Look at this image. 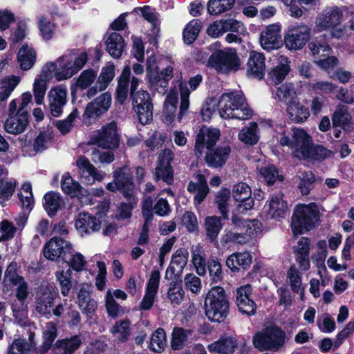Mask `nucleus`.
<instances>
[{
  "label": "nucleus",
  "instance_id": "34",
  "mask_svg": "<svg viewBox=\"0 0 354 354\" xmlns=\"http://www.w3.org/2000/svg\"><path fill=\"white\" fill-rule=\"evenodd\" d=\"M77 305L83 314L91 317L95 313L97 308V301L91 298V292L85 287H82L77 295Z\"/></svg>",
  "mask_w": 354,
  "mask_h": 354
},
{
  "label": "nucleus",
  "instance_id": "57",
  "mask_svg": "<svg viewBox=\"0 0 354 354\" xmlns=\"http://www.w3.org/2000/svg\"><path fill=\"white\" fill-rule=\"evenodd\" d=\"M258 126L256 123H250L248 127L243 128L239 133V139L247 145H255L259 140L257 134Z\"/></svg>",
  "mask_w": 354,
  "mask_h": 354
},
{
  "label": "nucleus",
  "instance_id": "14",
  "mask_svg": "<svg viewBox=\"0 0 354 354\" xmlns=\"http://www.w3.org/2000/svg\"><path fill=\"white\" fill-rule=\"evenodd\" d=\"M174 158V154L171 149H166L161 151L158 157L153 176L156 181L162 180L167 185L174 182V170L171 162Z\"/></svg>",
  "mask_w": 354,
  "mask_h": 354
},
{
  "label": "nucleus",
  "instance_id": "45",
  "mask_svg": "<svg viewBox=\"0 0 354 354\" xmlns=\"http://www.w3.org/2000/svg\"><path fill=\"white\" fill-rule=\"evenodd\" d=\"M192 261L197 274L204 276L206 274V260L204 250L201 245L192 248Z\"/></svg>",
  "mask_w": 354,
  "mask_h": 354
},
{
  "label": "nucleus",
  "instance_id": "31",
  "mask_svg": "<svg viewBox=\"0 0 354 354\" xmlns=\"http://www.w3.org/2000/svg\"><path fill=\"white\" fill-rule=\"evenodd\" d=\"M187 191L189 192L196 191L194 196V204L196 205L201 204L209 193V188L205 176L201 174H196L195 176V182L190 181L189 183Z\"/></svg>",
  "mask_w": 354,
  "mask_h": 354
},
{
  "label": "nucleus",
  "instance_id": "4",
  "mask_svg": "<svg viewBox=\"0 0 354 354\" xmlns=\"http://www.w3.org/2000/svg\"><path fill=\"white\" fill-rule=\"evenodd\" d=\"M320 213L315 203L300 204L295 208L291 221L294 235L301 234L304 230H310L319 223Z\"/></svg>",
  "mask_w": 354,
  "mask_h": 354
},
{
  "label": "nucleus",
  "instance_id": "62",
  "mask_svg": "<svg viewBox=\"0 0 354 354\" xmlns=\"http://www.w3.org/2000/svg\"><path fill=\"white\" fill-rule=\"evenodd\" d=\"M18 197L23 208L31 209L34 205L32 187L30 183H25L19 190Z\"/></svg>",
  "mask_w": 354,
  "mask_h": 354
},
{
  "label": "nucleus",
  "instance_id": "18",
  "mask_svg": "<svg viewBox=\"0 0 354 354\" xmlns=\"http://www.w3.org/2000/svg\"><path fill=\"white\" fill-rule=\"evenodd\" d=\"M281 26L279 24L268 25L260 34L259 43L263 49L267 51L277 50L282 46Z\"/></svg>",
  "mask_w": 354,
  "mask_h": 354
},
{
  "label": "nucleus",
  "instance_id": "44",
  "mask_svg": "<svg viewBox=\"0 0 354 354\" xmlns=\"http://www.w3.org/2000/svg\"><path fill=\"white\" fill-rule=\"evenodd\" d=\"M287 113L289 118L297 123L304 122L310 115L308 109L299 103L297 99L288 105Z\"/></svg>",
  "mask_w": 354,
  "mask_h": 354
},
{
  "label": "nucleus",
  "instance_id": "36",
  "mask_svg": "<svg viewBox=\"0 0 354 354\" xmlns=\"http://www.w3.org/2000/svg\"><path fill=\"white\" fill-rule=\"evenodd\" d=\"M230 153L231 148L228 145L221 146L213 151H209L205 160L209 167H220L225 163Z\"/></svg>",
  "mask_w": 354,
  "mask_h": 354
},
{
  "label": "nucleus",
  "instance_id": "22",
  "mask_svg": "<svg viewBox=\"0 0 354 354\" xmlns=\"http://www.w3.org/2000/svg\"><path fill=\"white\" fill-rule=\"evenodd\" d=\"M53 65H45L38 75L33 83V94L37 104H41L44 102L46 92L47 90L48 82L53 77L50 70L53 69Z\"/></svg>",
  "mask_w": 354,
  "mask_h": 354
},
{
  "label": "nucleus",
  "instance_id": "63",
  "mask_svg": "<svg viewBox=\"0 0 354 354\" xmlns=\"http://www.w3.org/2000/svg\"><path fill=\"white\" fill-rule=\"evenodd\" d=\"M79 115L80 112L78 110L74 109L66 118L56 122V127L64 135L69 133L74 127L75 120L79 117Z\"/></svg>",
  "mask_w": 354,
  "mask_h": 354
},
{
  "label": "nucleus",
  "instance_id": "2",
  "mask_svg": "<svg viewBox=\"0 0 354 354\" xmlns=\"http://www.w3.org/2000/svg\"><path fill=\"white\" fill-rule=\"evenodd\" d=\"M219 115L224 119H238L245 120L252 115L245 98L241 91L223 93L218 104Z\"/></svg>",
  "mask_w": 354,
  "mask_h": 354
},
{
  "label": "nucleus",
  "instance_id": "53",
  "mask_svg": "<svg viewBox=\"0 0 354 354\" xmlns=\"http://www.w3.org/2000/svg\"><path fill=\"white\" fill-rule=\"evenodd\" d=\"M191 330H186L183 328L176 327L172 332V338L171 341V346L174 350L181 349L189 335H192Z\"/></svg>",
  "mask_w": 354,
  "mask_h": 354
},
{
  "label": "nucleus",
  "instance_id": "29",
  "mask_svg": "<svg viewBox=\"0 0 354 354\" xmlns=\"http://www.w3.org/2000/svg\"><path fill=\"white\" fill-rule=\"evenodd\" d=\"M115 77V66L112 64H109L102 68L101 73L97 80L95 86L88 89L87 96L91 98L96 95L98 91L105 90L110 82Z\"/></svg>",
  "mask_w": 354,
  "mask_h": 354
},
{
  "label": "nucleus",
  "instance_id": "35",
  "mask_svg": "<svg viewBox=\"0 0 354 354\" xmlns=\"http://www.w3.org/2000/svg\"><path fill=\"white\" fill-rule=\"evenodd\" d=\"M265 57L261 53L252 52L248 62V72L254 77L262 79L265 75Z\"/></svg>",
  "mask_w": 354,
  "mask_h": 354
},
{
  "label": "nucleus",
  "instance_id": "54",
  "mask_svg": "<svg viewBox=\"0 0 354 354\" xmlns=\"http://www.w3.org/2000/svg\"><path fill=\"white\" fill-rule=\"evenodd\" d=\"M202 28L201 23L197 19L189 21L183 32L184 42L187 44H192L197 38Z\"/></svg>",
  "mask_w": 354,
  "mask_h": 354
},
{
  "label": "nucleus",
  "instance_id": "20",
  "mask_svg": "<svg viewBox=\"0 0 354 354\" xmlns=\"http://www.w3.org/2000/svg\"><path fill=\"white\" fill-rule=\"evenodd\" d=\"M56 295V292L52 288L48 286H42L37 291L35 297L36 312L41 315L50 317Z\"/></svg>",
  "mask_w": 354,
  "mask_h": 354
},
{
  "label": "nucleus",
  "instance_id": "43",
  "mask_svg": "<svg viewBox=\"0 0 354 354\" xmlns=\"http://www.w3.org/2000/svg\"><path fill=\"white\" fill-rule=\"evenodd\" d=\"M57 336L56 325L52 322L46 323L43 329V342L38 348V352L41 354L46 353L52 346L53 342Z\"/></svg>",
  "mask_w": 354,
  "mask_h": 354
},
{
  "label": "nucleus",
  "instance_id": "27",
  "mask_svg": "<svg viewBox=\"0 0 354 354\" xmlns=\"http://www.w3.org/2000/svg\"><path fill=\"white\" fill-rule=\"evenodd\" d=\"M268 217L279 218L284 216L288 210L286 202L283 200V195L278 193L270 197L268 204L265 206Z\"/></svg>",
  "mask_w": 354,
  "mask_h": 354
},
{
  "label": "nucleus",
  "instance_id": "59",
  "mask_svg": "<svg viewBox=\"0 0 354 354\" xmlns=\"http://www.w3.org/2000/svg\"><path fill=\"white\" fill-rule=\"evenodd\" d=\"M185 297V291L180 283L171 282L167 290V298L172 305H180Z\"/></svg>",
  "mask_w": 354,
  "mask_h": 354
},
{
  "label": "nucleus",
  "instance_id": "52",
  "mask_svg": "<svg viewBox=\"0 0 354 354\" xmlns=\"http://www.w3.org/2000/svg\"><path fill=\"white\" fill-rule=\"evenodd\" d=\"M62 189L71 197L77 196L82 193V187L76 181H75L68 174L62 176Z\"/></svg>",
  "mask_w": 354,
  "mask_h": 354
},
{
  "label": "nucleus",
  "instance_id": "6",
  "mask_svg": "<svg viewBox=\"0 0 354 354\" xmlns=\"http://www.w3.org/2000/svg\"><path fill=\"white\" fill-rule=\"evenodd\" d=\"M204 306L205 315L210 321H223L229 312V302L224 289L220 286L210 289L206 295Z\"/></svg>",
  "mask_w": 354,
  "mask_h": 354
},
{
  "label": "nucleus",
  "instance_id": "25",
  "mask_svg": "<svg viewBox=\"0 0 354 354\" xmlns=\"http://www.w3.org/2000/svg\"><path fill=\"white\" fill-rule=\"evenodd\" d=\"M67 91L66 87L59 85L49 91L48 98L51 114L54 117H59L63 111L66 103Z\"/></svg>",
  "mask_w": 354,
  "mask_h": 354
},
{
  "label": "nucleus",
  "instance_id": "5",
  "mask_svg": "<svg viewBox=\"0 0 354 354\" xmlns=\"http://www.w3.org/2000/svg\"><path fill=\"white\" fill-rule=\"evenodd\" d=\"M279 142L281 146L288 147L292 155L299 159L306 160L310 156L313 140L301 129L292 128L287 133L281 134Z\"/></svg>",
  "mask_w": 354,
  "mask_h": 354
},
{
  "label": "nucleus",
  "instance_id": "37",
  "mask_svg": "<svg viewBox=\"0 0 354 354\" xmlns=\"http://www.w3.org/2000/svg\"><path fill=\"white\" fill-rule=\"evenodd\" d=\"M290 70L288 58L281 56L279 64L268 73V80L271 84H278L286 78Z\"/></svg>",
  "mask_w": 354,
  "mask_h": 354
},
{
  "label": "nucleus",
  "instance_id": "12",
  "mask_svg": "<svg viewBox=\"0 0 354 354\" xmlns=\"http://www.w3.org/2000/svg\"><path fill=\"white\" fill-rule=\"evenodd\" d=\"M17 101L12 100L9 104L8 118L4 124L5 130L11 134L23 133L28 124V111H17Z\"/></svg>",
  "mask_w": 354,
  "mask_h": 354
},
{
  "label": "nucleus",
  "instance_id": "51",
  "mask_svg": "<svg viewBox=\"0 0 354 354\" xmlns=\"http://www.w3.org/2000/svg\"><path fill=\"white\" fill-rule=\"evenodd\" d=\"M71 274L72 271L70 268L59 270L55 272L56 280L59 284L61 293L64 296H66L72 288Z\"/></svg>",
  "mask_w": 354,
  "mask_h": 354
},
{
  "label": "nucleus",
  "instance_id": "47",
  "mask_svg": "<svg viewBox=\"0 0 354 354\" xmlns=\"http://www.w3.org/2000/svg\"><path fill=\"white\" fill-rule=\"evenodd\" d=\"M351 116L346 106H338L335 111L332 121L334 126L341 127L345 129L351 128Z\"/></svg>",
  "mask_w": 354,
  "mask_h": 354
},
{
  "label": "nucleus",
  "instance_id": "1",
  "mask_svg": "<svg viewBox=\"0 0 354 354\" xmlns=\"http://www.w3.org/2000/svg\"><path fill=\"white\" fill-rule=\"evenodd\" d=\"M344 12L337 6L327 7L318 13L315 18L313 31L316 33L329 32L332 38L340 39L346 32Z\"/></svg>",
  "mask_w": 354,
  "mask_h": 354
},
{
  "label": "nucleus",
  "instance_id": "19",
  "mask_svg": "<svg viewBox=\"0 0 354 354\" xmlns=\"http://www.w3.org/2000/svg\"><path fill=\"white\" fill-rule=\"evenodd\" d=\"M72 244L68 241L57 236L52 238L44 247V256L48 260L55 261L66 253H71Z\"/></svg>",
  "mask_w": 354,
  "mask_h": 354
},
{
  "label": "nucleus",
  "instance_id": "50",
  "mask_svg": "<svg viewBox=\"0 0 354 354\" xmlns=\"http://www.w3.org/2000/svg\"><path fill=\"white\" fill-rule=\"evenodd\" d=\"M17 181L14 179L0 178V203L4 204L14 194L17 186Z\"/></svg>",
  "mask_w": 354,
  "mask_h": 354
},
{
  "label": "nucleus",
  "instance_id": "40",
  "mask_svg": "<svg viewBox=\"0 0 354 354\" xmlns=\"http://www.w3.org/2000/svg\"><path fill=\"white\" fill-rule=\"evenodd\" d=\"M106 50L113 58H119L124 48V40L118 32H112L106 41Z\"/></svg>",
  "mask_w": 354,
  "mask_h": 354
},
{
  "label": "nucleus",
  "instance_id": "9",
  "mask_svg": "<svg viewBox=\"0 0 354 354\" xmlns=\"http://www.w3.org/2000/svg\"><path fill=\"white\" fill-rule=\"evenodd\" d=\"M207 65L217 72L228 73L239 68L240 60L235 50L227 48L213 53L209 57Z\"/></svg>",
  "mask_w": 354,
  "mask_h": 354
},
{
  "label": "nucleus",
  "instance_id": "48",
  "mask_svg": "<svg viewBox=\"0 0 354 354\" xmlns=\"http://www.w3.org/2000/svg\"><path fill=\"white\" fill-rule=\"evenodd\" d=\"M287 278L291 289L294 292L300 295L302 299L304 295V288L302 287L301 276L295 265L291 266L287 272Z\"/></svg>",
  "mask_w": 354,
  "mask_h": 354
},
{
  "label": "nucleus",
  "instance_id": "23",
  "mask_svg": "<svg viewBox=\"0 0 354 354\" xmlns=\"http://www.w3.org/2000/svg\"><path fill=\"white\" fill-rule=\"evenodd\" d=\"M160 278L159 271H151L149 279L147 283L145 294L139 305L140 310H147L152 307L158 290Z\"/></svg>",
  "mask_w": 354,
  "mask_h": 354
},
{
  "label": "nucleus",
  "instance_id": "32",
  "mask_svg": "<svg viewBox=\"0 0 354 354\" xmlns=\"http://www.w3.org/2000/svg\"><path fill=\"white\" fill-rule=\"evenodd\" d=\"M233 224L239 226L243 230L245 236H248V241L257 236L261 232L262 225L261 222L257 219L242 221L236 215H233L232 218Z\"/></svg>",
  "mask_w": 354,
  "mask_h": 354
},
{
  "label": "nucleus",
  "instance_id": "39",
  "mask_svg": "<svg viewBox=\"0 0 354 354\" xmlns=\"http://www.w3.org/2000/svg\"><path fill=\"white\" fill-rule=\"evenodd\" d=\"M130 75L131 68L130 66L127 65L124 68L119 77L115 91V100L121 104L124 103L128 96Z\"/></svg>",
  "mask_w": 354,
  "mask_h": 354
},
{
  "label": "nucleus",
  "instance_id": "60",
  "mask_svg": "<svg viewBox=\"0 0 354 354\" xmlns=\"http://www.w3.org/2000/svg\"><path fill=\"white\" fill-rule=\"evenodd\" d=\"M53 138V135L49 131L40 132L32 144L34 151L39 153L48 149L52 144Z\"/></svg>",
  "mask_w": 354,
  "mask_h": 354
},
{
  "label": "nucleus",
  "instance_id": "15",
  "mask_svg": "<svg viewBox=\"0 0 354 354\" xmlns=\"http://www.w3.org/2000/svg\"><path fill=\"white\" fill-rule=\"evenodd\" d=\"M4 282L8 283L15 287V297L16 299L26 300L29 295V288L24 278L17 272V264L11 262L6 268L4 276Z\"/></svg>",
  "mask_w": 354,
  "mask_h": 354
},
{
  "label": "nucleus",
  "instance_id": "46",
  "mask_svg": "<svg viewBox=\"0 0 354 354\" xmlns=\"http://www.w3.org/2000/svg\"><path fill=\"white\" fill-rule=\"evenodd\" d=\"M12 315L18 324L24 325L28 318V304L26 300L15 299L11 304Z\"/></svg>",
  "mask_w": 354,
  "mask_h": 354
},
{
  "label": "nucleus",
  "instance_id": "61",
  "mask_svg": "<svg viewBox=\"0 0 354 354\" xmlns=\"http://www.w3.org/2000/svg\"><path fill=\"white\" fill-rule=\"evenodd\" d=\"M235 0H209L207 11L210 15H218L232 8Z\"/></svg>",
  "mask_w": 354,
  "mask_h": 354
},
{
  "label": "nucleus",
  "instance_id": "33",
  "mask_svg": "<svg viewBox=\"0 0 354 354\" xmlns=\"http://www.w3.org/2000/svg\"><path fill=\"white\" fill-rule=\"evenodd\" d=\"M237 346V340L232 336H223L217 341L208 345L211 353L219 354H232Z\"/></svg>",
  "mask_w": 354,
  "mask_h": 354
},
{
  "label": "nucleus",
  "instance_id": "24",
  "mask_svg": "<svg viewBox=\"0 0 354 354\" xmlns=\"http://www.w3.org/2000/svg\"><path fill=\"white\" fill-rule=\"evenodd\" d=\"M75 227L82 236L97 232L101 228V221L98 218L88 213H80L75 222Z\"/></svg>",
  "mask_w": 354,
  "mask_h": 354
},
{
  "label": "nucleus",
  "instance_id": "8",
  "mask_svg": "<svg viewBox=\"0 0 354 354\" xmlns=\"http://www.w3.org/2000/svg\"><path fill=\"white\" fill-rule=\"evenodd\" d=\"M312 28L306 23L296 22L288 26L284 34V44L291 51L303 49L311 38Z\"/></svg>",
  "mask_w": 354,
  "mask_h": 354
},
{
  "label": "nucleus",
  "instance_id": "3",
  "mask_svg": "<svg viewBox=\"0 0 354 354\" xmlns=\"http://www.w3.org/2000/svg\"><path fill=\"white\" fill-rule=\"evenodd\" d=\"M88 60L87 54L84 52H71L59 57L54 62L47 63L46 65H53L50 70L53 77L57 81L71 78L86 64Z\"/></svg>",
  "mask_w": 354,
  "mask_h": 354
},
{
  "label": "nucleus",
  "instance_id": "21",
  "mask_svg": "<svg viewBox=\"0 0 354 354\" xmlns=\"http://www.w3.org/2000/svg\"><path fill=\"white\" fill-rule=\"evenodd\" d=\"M80 178L84 183L92 185L95 181H102L105 173L98 171L85 156H80L76 161Z\"/></svg>",
  "mask_w": 354,
  "mask_h": 354
},
{
  "label": "nucleus",
  "instance_id": "17",
  "mask_svg": "<svg viewBox=\"0 0 354 354\" xmlns=\"http://www.w3.org/2000/svg\"><path fill=\"white\" fill-rule=\"evenodd\" d=\"M173 67L168 66L159 73L154 60L149 59L147 61V75L149 83L153 87H156L159 84L162 88V91H159L160 93H165V88L167 86L168 81L173 77Z\"/></svg>",
  "mask_w": 354,
  "mask_h": 354
},
{
  "label": "nucleus",
  "instance_id": "41",
  "mask_svg": "<svg viewBox=\"0 0 354 354\" xmlns=\"http://www.w3.org/2000/svg\"><path fill=\"white\" fill-rule=\"evenodd\" d=\"M21 77L9 75L0 81V100H6L21 82Z\"/></svg>",
  "mask_w": 354,
  "mask_h": 354
},
{
  "label": "nucleus",
  "instance_id": "56",
  "mask_svg": "<svg viewBox=\"0 0 354 354\" xmlns=\"http://www.w3.org/2000/svg\"><path fill=\"white\" fill-rule=\"evenodd\" d=\"M221 242L225 244L231 243L245 244L248 241V236H245L243 230L239 226L235 225L234 230L225 231L221 238Z\"/></svg>",
  "mask_w": 354,
  "mask_h": 354
},
{
  "label": "nucleus",
  "instance_id": "7",
  "mask_svg": "<svg viewBox=\"0 0 354 354\" xmlns=\"http://www.w3.org/2000/svg\"><path fill=\"white\" fill-rule=\"evenodd\" d=\"M285 333L278 326H270L257 333L252 342L261 351H279L285 344Z\"/></svg>",
  "mask_w": 354,
  "mask_h": 354
},
{
  "label": "nucleus",
  "instance_id": "58",
  "mask_svg": "<svg viewBox=\"0 0 354 354\" xmlns=\"http://www.w3.org/2000/svg\"><path fill=\"white\" fill-rule=\"evenodd\" d=\"M166 345V333L162 328H159L151 335L149 348L154 352L160 353L165 350Z\"/></svg>",
  "mask_w": 354,
  "mask_h": 354
},
{
  "label": "nucleus",
  "instance_id": "42",
  "mask_svg": "<svg viewBox=\"0 0 354 354\" xmlns=\"http://www.w3.org/2000/svg\"><path fill=\"white\" fill-rule=\"evenodd\" d=\"M17 60L19 63L20 68L23 71H28L35 64L36 53L31 47L23 45L19 50Z\"/></svg>",
  "mask_w": 354,
  "mask_h": 354
},
{
  "label": "nucleus",
  "instance_id": "38",
  "mask_svg": "<svg viewBox=\"0 0 354 354\" xmlns=\"http://www.w3.org/2000/svg\"><path fill=\"white\" fill-rule=\"evenodd\" d=\"M252 263V256L250 253L235 252L226 259V266L232 271H239L240 269L247 270Z\"/></svg>",
  "mask_w": 354,
  "mask_h": 354
},
{
  "label": "nucleus",
  "instance_id": "49",
  "mask_svg": "<svg viewBox=\"0 0 354 354\" xmlns=\"http://www.w3.org/2000/svg\"><path fill=\"white\" fill-rule=\"evenodd\" d=\"M275 95L279 100L285 102L287 106L297 99V93L291 83H286L279 86Z\"/></svg>",
  "mask_w": 354,
  "mask_h": 354
},
{
  "label": "nucleus",
  "instance_id": "26",
  "mask_svg": "<svg viewBox=\"0 0 354 354\" xmlns=\"http://www.w3.org/2000/svg\"><path fill=\"white\" fill-rule=\"evenodd\" d=\"M252 286L249 284L241 286L236 290V304L239 310L248 315L255 313V303L250 298Z\"/></svg>",
  "mask_w": 354,
  "mask_h": 354
},
{
  "label": "nucleus",
  "instance_id": "10",
  "mask_svg": "<svg viewBox=\"0 0 354 354\" xmlns=\"http://www.w3.org/2000/svg\"><path fill=\"white\" fill-rule=\"evenodd\" d=\"M113 180L107 184V190L115 192L120 191L128 199H134L135 185L131 168L124 165L117 168L113 173Z\"/></svg>",
  "mask_w": 354,
  "mask_h": 354
},
{
  "label": "nucleus",
  "instance_id": "16",
  "mask_svg": "<svg viewBox=\"0 0 354 354\" xmlns=\"http://www.w3.org/2000/svg\"><path fill=\"white\" fill-rule=\"evenodd\" d=\"M111 102V95L105 92L88 103L83 114L84 122L88 124L93 123L109 109Z\"/></svg>",
  "mask_w": 354,
  "mask_h": 354
},
{
  "label": "nucleus",
  "instance_id": "11",
  "mask_svg": "<svg viewBox=\"0 0 354 354\" xmlns=\"http://www.w3.org/2000/svg\"><path fill=\"white\" fill-rule=\"evenodd\" d=\"M91 142L100 148L115 149L120 146V136L115 122L112 121L102 126L91 137Z\"/></svg>",
  "mask_w": 354,
  "mask_h": 354
},
{
  "label": "nucleus",
  "instance_id": "55",
  "mask_svg": "<svg viewBox=\"0 0 354 354\" xmlns=\"http://www.w3.org/2000/svg\"><path fill=\"white\" fill-rule=\"evenodd\" d=\"M44 207L49 216L56 214L62 203L61 196L55 192H48L44 197Z\"/></svg>",
  "mask_w": 354,
  "mask_h": 354
},
{
  "label": "nucleus",
  "instance_id": "64",
  "mask_svg": "<svg viewBox=\"0 0 354 354\" xmlns=\"http://www.w3.org/2000/svg\"><path fill=\"white\" fill-rule=\"evenodd\" d=\"M300 182L298 187L303 195H307L313 187L315 176L311 171H303L298 176Z\"/></svg>",
  "mask_w": 354,
  "mask_h": 354
},
{
  "label": "nucleus",
  "instance_id": "13",
  "mask_svg": "<svg viewBox=\"0 0 354 354\" xmlns=\"http://www.w3.org/2000/svg\"><path fill=\"white\" fill-rule=\"evenodd\" d=\"M132 105L139 122L142 124H148L153 117V104L150 94L140 90L132 94Z\"/></svg>",
  "mask_w": 354,
  "mask_h": 354
},
{
  "label": "nucleus",
  "instance_id": "28",
  "mask_svg": "<svg viewBox=\"0 0 354 354\" xmlns=\"http://www.w3.org/2000/svg\"><path fill=\"white\" fill-rule=\"evenodd\" d=\"M189 252L185 248L178 250L172 256L169 266L167 268L165 277L171 279L173 276L182 272L187 265Z\"/></svg>",
  "mask_w": 354,
  "mask_h": 354
},
{
  "label": "nucleus",
  "instance_id": "30",
  "mask_svg": "<svg viewBox=\"0 0 354 354\" xmlns=\"http://www.w3.org/2000/svg\"><path fill=\"white\" fill-rule=\"evenodd\" d=\"M82 343L80 335H73L69 337L59 339L53 346L57 354H73Z\"/></svg>",
  "mask_w": 354,
  "mask_h": 354
}]
</instances>
